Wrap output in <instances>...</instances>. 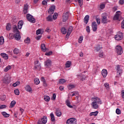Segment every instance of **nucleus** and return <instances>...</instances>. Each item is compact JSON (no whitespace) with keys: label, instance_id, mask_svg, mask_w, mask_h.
<instances>
[{"label":"nucleus","instance_id":"11","mask_svg":"<svg viewBox=\"0 0 124 124\" xmlns=\"http://www.w3.org/2000/svg\"><path fill=\"white\" fill-rule=\"evenodd\" d=\"M121 15H122V13L120 11H117L116 13V15L114 16V20H117L120 21V17H121Z\"/></svg>","mask_w":124,"mask_h":124},{"label":"nucleus","instance_id":"60","mask_svg":"<svg viewBox=\"0 0 124 124\" xmlns=\"http://www.w3.org/2000/svg\"><path fill=\"white\" fill-rule=\"evenodd\" d=\"M36 33L37 35L40 34V33H41V29H38L37 30Z\"/></svg>","mask_w":124,"mask_h":124},{"label":"nucleus","instance_id":"3","mask_svg":"<svg viewBox=\"0 0 124 124\" xmlns=\"http://www.w3.org/2000/svg\"><path fill=\"white\" fill-rule=\"evenodd\" d=\"M26 18L28 21L31 22V23H35V19L33 18V16L30 14H27Z\"/></svg>","mask_w":124,"mask_h":124},{"label":"nucleus","instance_id":"51","mask_svg":"<svg viewBox=\"0 0 124 124\" xmlns=\"http://www.w3.org/2000/svg\"><path fill=\"white\" fill-rule=\"evenodd\" d=\"M104 86L105 87V88L107 89V90H109V83H106L104 84Z\"/></svg>","mask_w":124,"mask_h":124},{"label":"nucleus","instance_id":"36","mask_svg":"<svg viewBox=\"0 0 124 124\" xmlns=\"http://www.w3.org/2000/svg\"><path fill=\"white\" fill-rule=\"evenodd\" d=\"M15 104H16V101L13 100L11 102L10 108H13L14 106H15Z\"/></svg>","mask_w":124,"mask_h":124},{"label":"nucleus","instance_id":"47","mask_svg":"<svg viewBox=\"0 0 124 124\" xmlns=\"http://www.w3.org/2000/svg\"><path fill=\"white\" fill-rule=\"evenodd\" d=\"M14 93H15V94H16V95H19V94H20V92L19 91V89H16L14 91Z\"/></svg>","mask_w":124,"mask_h":124},{"label":"nucleus","instance_id":"12","mask_svg":"<svg viewBox=\"0 0 124 124\" xmlns=\"http://www.w3.org/2000/svg\"><path fill=\"white\" fill-rule=\"evenodd\" d=\"M92 28L93 31H97V24H96L95 21L92 22Z\"/></svg>","mask_w":124,"mask_h":124},{"label":"nucleus","instance_id":"28","mask_svg":"<svg viewBox=\"0 0 124 124\" xmlns=\"http://www.w3.org/2000/svg\"><path fill=\"white\" fill-rule=\"evenodd\" d=\"M24 42L26 44H30V43H31V38L27 37V39L24 40Z\"/></svg>","mask_w":124,"mask_h":124},{"label":"nucleus","instance_id":"1","mask_svg":"<svg viewBox=\"0 0 124 124\" xmlns=\"http://www.w3.org/2000/svg\"><path fill=\"white\" fill-rule=\"evenodd\" d=\"M92 101L91 106L93 109H98V108L99 107V104H102L101 99L98 97H93L92 98Z\"/></svg>","mask_w":124,"mask_h":124},{"label":"nucleus","instance_id":"31","mask_svg":"<svg viewBox=\"0 0 124 124\" xmlns=\"http://www.w3.org/2000/svg\"><path fill=\"white\" fill-rule=\"evenodd\" d=\"M66 104L67 106H68V107H69V108H73V106L70 105V102L69 100H66Z\"/></svg>","mask_w":124,"mask_h":124},{"label":"nucleus","instance_id":"6","mask_svg":"<svg viewBox=\"0 0 124 124\" xmlns=\"http://www.w3.org/2000/svg\"><path fill=\"white\" fill-rule=\"evenodd\" d=\"M116 67V70L117 71V77H120V76H122V74H123V70L121 69V66H120V65H117Z\"/></svg>","mask_w":124,"mask_h":124},{"label":"nucleus","instance_id":"10","mask_svg":"<svg viewBox=\"0 0 124 124\" xmlns=\"http://www.w3.org/2000/svg\"><path fill=\"white\" fill-rule=\"evenodd\" d=\"M114 38L116 40H122V39H123V33H122V32L119 31L118 33V34L115 36Z\"/></svg>","mask_w":124,"mask_h":124},{"label":"nucleus","instance_id":"53","mask_svg":"<svg viewBox=\"0 0 124 124\" xmlns=\"http://www.w3.org/2000/svg\"><path fill=\"white\" fill-rule=\"evenodd\" d=\"M83 41V36H80L78 39V43H82Z\"/></svg>","mask_w":124,"mask_h":124},{"label":"nucleus","instance_id":"56","mask_svg":"<svg viewBox=\"0 0 124 124\" xmlns=\"http://www.w3.org/2000/svg\"><path fill=\"white\" fill-rule=\"evenodd\" d=\"M52 54H53V52L49 51L48 52H46L45 53V55H46V56H50V55H51Z\"/></svg>","mask_w":124,"mask_h":124},{"label":"nucleus","instance_id":"17","mask_svg":"<svg viewBox=\"0 0 124 124\" xmlns=\"http://www.w3.org/2000/svg\"><path fill=\"white\" fill-rule=\"evenodd\" d=\"M101 74L104 77V78H106V76H107V74H108V72H107V70L103 69L101 72Z\"/></svg>","mask_w":124,"mask_h":124},{"label":"nucleus","instance_id":"45","mask_svg":"<svg viewBox=\"0 0 124 124\" xmlns=\"http://www.w3.org/2000/svg\"><path fill=\"white\" fill-rule=\"evenodd\" d=\"M74 88H75V85L73 84H70L69 86H68V89L69 90L74 89Z\"/></svg>","mask_w":124,"mask_h":124},{"label":"nucleus","instance_id":"38","mask_svg":"<svg viewBox=\"0 0 124 124\" xmlns=\"http://www.w3.org/2000/svg\"><path fill=\"white\" fill-rule=\"evenodd\" d=\"M6 31H10L11 30V24L10 23H8L6 27Z\"/></svg>","mask_w":124,"mask_h":124},{"label":"nucleus","instance_id":"57","mask_svg":"<svg viewBox=\"0 0 124 124\" xmlns=\"http://www.w3.org/2000/svg\"><path fill=\"white\" fill-rule=\"evenodd\" d=\"M56 97H57V95H56V93H53L52 97V100H55Z\"/></svg>","mask_w":124,"mask_h":124},{"label":"nucleus","instance_id":"34","mask_svg":"<svg viewBox=\"0 0 124 124\" xmlns=\"http://www.w3.org/2000/svg\"><path fill=\"white\" fill-rule=\"evenodd\" d=\"M44 97V100L45 101H46V102H49V101H50V97L49 96L45 95Z\"/></svg>","mask_w":124,"mask_h":124},{"label":"nucleus","instance_id":"13","mask_svg":"<svg viewBox=\"0 0 124 124\" xmlns=\"http://www.w3.org/2000/svg\"><path fill=\"white\" fill-rule=\"evenodd\" d=\"M56 8V6L55 5L51 6L48 10V14L50 15L52 14H54V11Z\"/></svg>","mask_w":124,"mask_h":124},{"label":"nucleus","instance_id":"21","mask_svg":"<svg viewBox=\"0 0 124 124\" xmlns=\"http://www.w3.org/2000/svg\"><path fill=\"white\" fill-rule=\"evenodd\" d=\"M55 114L57 117L62 116V112H61V110L59 108L56 109Z\"/></svg>","mask_w":124,"mask_h":124},{"label":"nucleus","instance_id":"40","mask_svg":"<svg viewBox=\"0 0 124 124\" xmlns=\"http://www.w3.org/2000/svg\"><path fill=\"white\" fill-rule=\"evenodd\" d=\"M34 81L35 85H38L39 83H40V81H39V79L37 78H34Z\"/></svg>","mask_w":124,"mask_h":124},{"label":"nucleus","instance_id":"64","mask_svg":"<svg viewBox=\"0 0 124 124\" xmlns=\"http://www.w3.org/2000/svg\"><path fill=\"white\" fill-rule=\"evenodd\" d=\"M122 29H124V20L122 22Z\"/></svg>","mask_w":124,"mask_h":124},{"label":"nucleus","instance_id":"5","mask_svg":"<svg viewBox=\"0 0 124 124\" xmlns=\"http://www.w3.org/2000/svg\"><path fill=\"white\" fill-rule=\"evenodd\" d=\"M47 123V117L44 116L43 118L39 119L37 124H45Z\"/></svg>","mask_w":124,"mask_h":124},{"label":"nucleus","instance_id":"24","mask_svg":"<svg viewBox=\"0 0 124 124\" xmlns=\"http://www.w3.org/2000/svg\"><path fill=\"white\" fill-rule=\"evenodd\" d=\"M84 23L85 24H87V23H89V20H90V16L89 15H87L84 17Z\"/></svg>","mask_w":124,"mask_h":124},{"label":"nucleus","instance_id":"18","mask_svg":"<svg viewBox=\"0 0 124 124\" xmlns=\"http://www.w3.org/2000/svg\"><path fill=\"white\" fill-rule=\"evenodd\" d=\"M25 90L27 92H28L29 93H32V89H31V88L30 85H27L25 87Z\"/></svg>","mask_w":124,"mask_h":124},{"label":"nucleus","instance_id":"9","mask_svg":"<svg viewBox=\"0 0 124 124\" xmlns=\"http://www.w3.org/2000/svg\"><path fill=\"white\" fill-rule=\"evenodd\" d=\"M34 69L35 70H40L41 69V64L39 63L38 61H35L34 62Z\"/></svg>","mask_w":124,"mask_h":124},{"label":"nucleus","instance_id":"7","mask_svg":"<svg viewBox=\"0 0 124 124\" xmlns=\"http://www.w3.org/2000/svg\"><path fill=\"white\" fill-rule=\"evenodd\" d=\"M77 123V120L76 118H69L67 120V124H75Z\"/></svg>","mask_w":124,"mask_h":124},{"label":"nucleus","instance_id":"2","mask_svg":"<svg viewBox=\"0 0 124 124\" xmlns=\"http://www.w3.org/2000/svg\"><path fill=\"white\" fill-rule=\"evenodd\" d=\"M115 52L117 53V55L121 56V55L124 53V49H123L122 46L117 45L115 46Z\"/></svg>","mask_w":124,"mask_h":124},{"label":"nucleus","instance_id":"22","mask_svg":"<svg viewBox=\"0 0 124 124\" xmlns=\"http://www.w3.org/2000/svg\"><path fill=\"white\" fill-rule=\"evenodd\" d=\"M41 49L43 52H46L47 51V48H46L45 44H42L41 45Z\"/></svg>","mask_w":124,"mask_h":124},{"label":"nucleus","instance_id":"16","mask_svg":"<svg viewBox=\"0 0 124 124\" xmlns=\"http://www.w3.org/2000/svg\"><path fill=\"white\" fill-rule=\"evenodd\" d=\"M10 81H11L10 77L4 78L3 79V82L5 84H9V83H10Z\"/></svg>","mask_w":124,"mask_h":124},{"label":"nucleus","instance_id":"62","mask_svg":"<svg viewBox=\"0 0 124 124\" xmlns=\"http://www.w3.org/2000/svg\"><path fill=\"white\" fill-rule=\"evenodd\" d=\"M43 5H47V1L46 0H43L42 2Z\"/></svg>","mask_w":124,"mask_h":124},{"label":"nucleus","instance_id":"43","mask_svg":"<svg viewBox=\"0 0 124 124\" xmlns=\"http://www.w3.org/2000/svg\"><path fill=\"white\" fill-rule=\"evenodd\" d=\"M64 83H66V80L64 79H61L59 80V84H64Z\"/></svg>","mask_w":124,"mask_h":124},{"label":"nucleus","instance_id":"20","mask_svg":"<svg viewBox=\"0 0 124 124\" xmlns=\"http://www.w3.org/2000/svg\"><path fill=\"white\" fill-rule=\"evenodd\" d=\"M23 25H24V22H23V20H20L18 22L17 24V27L19 30H21L22 27H23Z\"/></svg>","mask_w":124,"mask_h":124},{"label":"nucleus","instance_id":"15","mask_svg":"<svg viewBox=\"0 0 124 124\" xmlns=\"http://www.w3.org/2000/svg\"><path fill=\"white\" fill-rule=\"evenodd\" d=\"M29 9V5L25 4L24 5L23 7V13L24 14H27L28 13V10Z\"/></svg>","mask_w":124,"mask_h":124},{"label":"nucleus","instance_id":"23","mask_svg":"<svg viewBox=\"0 0 124 124\" xmlns=\"http://www.w3.org/2000/svg\"><path fill=\"white\" fill-rule=\"evenodd\" d=\"M0 56L4 59V60H8V55L4 53H2L0 54Z\"/></svg>","mask_w":124,"mask_h":124},{"label":"nucleus","instance_id":"37","mask_svg":"<svg viewBox=\"0 0 124 124\" xmlns=\"http://www.w3.org/2000/svg\"><path fill=\"white\" fill-rule=\"evenodd\" d=\"M3 43H4V39H3V37L1 36L0 37V46L3 45Z\"/></svg>","mask_w":124,"mask_h":124},{"label":"nucleus","instance_id":"55","mask_svg":"<svg viewBox=\"0 0 124 124\" xmlns=\"http://www.w3.org/2000/svg\"><path fill=\"white\" fill-rule=\"evenodd\" d=\"M5 95H2L0 98L1 100H2V101L5 100Z\"/></svg>","mask_w":124,"mask_h":124},{"label":"nucleus","instance_id":"46","mask_svg":"<svg viewBox=\"0 0 124 124\" xmlns=\"http://www.w3.org/2000/svg\"><path fill=\"white\" fill-rule=\"evenodd\" d=\"M19 85H20V81H17L15 83L13 84V87H17V86H19Z\"/></svg>","mask_w":124,"mask_h":124},{"label":"nucleus","instance_id":"25","mask_svg":"<svg viewBox=\"0 0 124 124\" xmlns=\"http://www.w3.org/2000/svg\"><path fill=\"white\" fill-rule=\"evenodd\" d=\"M41 81L43 82V86H44L45 87H46V86H47V83H46V80H45L44 77H42L41 78Z\"/></svg>","mask_w":124,"mask_h":124},{"label":"nucleus","instance_id":"4","mask_svg":"<svg viewBox=\"0 0 124 124\" xmlns=\"http://www.w3.org/2000/svg\"><path fill=\"white\" fill-rule=\"evenodd\" d=\"M107 14L104 13L102 15V23L103 24H106L108 22L107 20Z\"/></svg>","mask_w":124,"mask_h":124},{"label":"nucleus","instance_id":"35","mask_svg":"<svg viewBox=\"0 0 124 124\" xmlns=\"http://www.w3.org/2000/svg\"><path fill=\"white\" fill-rule=\"evenodd\" d=\"M46 21L48 22H52V21H53V16H48V17H46Z\"/></svg>","mask_w":124,"mask_h":124},{"label":"nucleus","instance_id":"27","mask_svg":"<svg viewBox=\"0 0 124 124\" xmlns=\"http://www.w3.org/2000/svg\"><path fill=\"white\" fill-rule=\"evenodd\" d=\"M78 78L79 79H80L81 81H84V80H86V76H80V75H77Z\"/></svg>","mask_w":124,"mask_h":124},{"label":"nucleus","instance_id":"58","mask_svg":"<svg viewBox=\"0 0 124 124\" xmlns=\"http://www.w3.org/2000/svg\"><path fill=\"white\" fill-rule=\"evenodd\" d=\"M100 8H101V9H104V8H105V5L104 4H101L100 5Z\"/></svg>","mask_w":124,"mask_h":124},{"label":"nucleus","instance_id":"8","mask_svg":"<svg viewBox=\"0 0 124 124\" xmlns=\"http://www.w3.org/2000/svg\"><path fill=\"white\" fill-rule=\"evenodd\" d=\"M69 16V12H67L66 13L63 14L62 16V22H66L68 20V16Z\"/></svg>","mask_w":124,"mask_h":124},{"label":"nucleus","instance_id":"26","mask_svg":"<svg viewBox=\"0 0 124 124\" xmlns=\"http://www.w3.org/2000/svg\"><path fill=\"white\" fill-rule=\"evenodd\" d=\"M13 28L14 30V32H20V31H19V30H18V28H17V25H13Z\"/></svg>","mask_w":124,"mask_h":124},{"label":"nucleus","instance_id":"39","mask_svg":"<svg viewBox=\"0 0 124 124\" xmlns=\"http://www.w3.org/2000/svg\"><path fill=\"white\" fill-rule=\"evenodd\" d=\"M11 69V66L8 65L7 67H6L4 70V72H7L8 70H10Z\"/></svg>","mask_w":124,"mask_h":124},{"label":"nucleus","instance_id":"42","mask_svg":"<svg viewBox=\"0 0 124 124\" xmlns=\"http://www.w3.org/2000/svg\"><path fill=\"white\" fill-rule=\"evenodd\" d=\"M2 115L5 117V118H8L9 117L10 115L9 114L6 113V112L3 111L1 112Z\"/></svg>","mask_w":124,"mask_h":124},{"label":"nucleus","instance_id":"14","mask_svg":"<svg viewBox=\"0 0 124 124\" xmlns=\"http://www.w3.org/2000/svg\"><path fill=\"white\" fill-rule=\"evenodd\" d=\"M51 65H52V61L48 59L45 62V66H46V67H50Z\"/></svg>","mask_w":124,"mask_h":124},{"label":"nucleus","instance_id":"50","mask_svg":"<svg viewBox=\"0 0 124 124\" xmlns=\"http://www.w3.org/2000/svg\"><path fill=\"white\" fill-rule=\"evenodd\" d=\"M14 54H16V55H17V54H19V49L15 48L14 50Z\"/></svg>","mask_w":124,"mask_h":124},{"label":"nucleus","instance_id":"54","mask_svg":"<svg viewBox=\"0 0 124 124\" xmlns=\"http://www.w3.org/2000/svg\"><path fill=\"white\" fill-rule=\"evenodd\" d=\"M78 4L80 6H82L83 5V0H78Z\"/></svg>","mask_w":124,"mask_h":124},{"label":"nucleus","instance_id":"29","mask_svg":"<svg viewBox=\"0 0 124 124\" xmlns=\"http://www.w3.org/2000/svg\"><path fill=\"white\" fill-rule=\"evenodd\" d=\"M72 30H73V27H72V26H70L68 29L67 33H68V34H70L72 32Z\"/></svg>","mask_w":124,"mask_h":124},{"label":"nucleus","instance_id":"48","mask_svg":"<svg viewBox=\"0 0 124 124\" xmlns=\"http://www.w3.org/2000/svg\"><path fill=\"white\" fill-rule=\"evenodd\" d=\"M57 18H58V13H54L53 16V19L57 20Z\"/></svg>","mask_w":124,"mask_h":124},{"label":"nucleus","instance_id":"30","mask_svg":"<svg viewBox=\"0 0 124 124\" xmlns=\"http://www.w3.org/2000/svg\"><path fill=\"white\" fill-rule=\"evenodd\" d=\"M51 122H55L56 119H55V116L53 113H51L50 114Z\"/></svg>","mask_w":124,"mask_h":124},{"label":"nucleus","instance_id":"61","mask_svg":"<svg viewBox=\"0 0 124 124\" xmlns=\"http://www.w3.org/2000/svg\"><path fill=\"white\" fill-rule=\"evenodd\" d=\"M96 21L98 25H100V18H96Z\"/></svg>","mask_w":124,"mask_h":124},{"label":"nucleus","instance_id":"32","mask_svg":"<svg viewBox=\"0 0 124 124\" xmlns=\"http://www.w3.org/2000/svg\"><path fill=\"white\" fill-rule=\"evenodd\" d=\"M66 67L68 68L71 66V62L70 61H67L65 64Z\"/></svg>","mask_w":124,"mask_h":124},{"label":"nucleus","instance_id":"49","mask_svg":"<svg viewBox=\"0 0 124 124\" xmlns=\"http://www.w3.org/2000/svg\"><path fill=\"white\" fill-rule=\"evenodd\" d=\"M86 30L87 32H88V33H90V32H91V29L90 28V26H86Z\"/></svg>","mask_w":124,"mask_h":124},{"label":"nucleus","instance_id":"33","mask_svg":"<svg viewBox=\"0 0 124 124\" xmlns=\"http://www.w3.org/2000/svg\"><path fill=\"white\" fill-rule=\"evenodd\" d=\"M101 49H102V46H101L97 45L95 47V50H96V51H97V52L100 51V50H101Z\"/></svg>","mask_w":124,"mask_h":124},{"label":"nucleus","instance_id":"41","mask_svg":"<svg viewBox=\"0 0 124 124\" xmlns=\"http://www.w3.org/2000/svg\"><path fill=\"white\" fill-rule=\"evenodd\" d=\"M97 114H98V111H95L90 113V116H94L96 117V116H97Z\"/></svg>","mask_w":124,"mask_h":124},{"label":"nucleus","instance_id":"63","mask_svg":"<svg viewBox=\"0 0 124 124\" xmlns=\"http://www.w3.org/2000/svg\"><path fill=\"white\" fill-rule=\"evenodd\" d=\"M121 95H122V98H123L124 99V90H122L121 92Z\"/></svg>","mask_w":124,"mask_h":124},{"label":"nucleus","instance_id":"52","mask_svg":"<svg viewBox=\"0 0 124 124\" xmlns=\"http://www.w3.org/2000/svg\"><path fill=\"white\" fill-rule=\"evenodd\" d=\"M116 113L117 115H121V111L119 108H117L116 110Z\"/></svg>","mask_w":124,"mask_h":124},{"label":"nucleus","instance_id":"19","mask_svg":"<svg viewBox=\"0 0 124 124\" xmlns=\"http://www.w3.org/2000/svg\"><path fill=\"white\" fill-rule=\"evenodd\" d=\"M14 36L16 40H20V39H21V37L20 36V32H17L16 33Z\"/></svg>","mask_w":124,"mask_h":124},{"label":"nucleus","instance_id":"59","mask_svg":"<svg viewBox=\"0 0 124 124\" xmlns=\"http://www.w3.org/2000/svg\"><path fill=\"white\" fill-rule=\"evenodd\" d=\"M119 3L120 5H123L124 3V0H119Z\"/></svg>","mask_w":124,"mask_h":124},{"label":"nucleus","instance_id":"44","mask_svg":"<svg viewBox=\"0 0 124 124\" xmlns=\"http://www.w3.org/2000/svg\"><path fill=\"white\" fill-rule=\"evenodd\" d=\"M61 31L63 34H65L66 33V29L65 28H62L61 29Z\"/></svg>","mask_w":124,"mask_h":124}]
</instances>
